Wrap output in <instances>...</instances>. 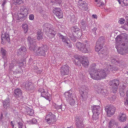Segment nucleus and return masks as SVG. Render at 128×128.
Listing matches in <instances>:
<instances>
[{
  "label": "nucleus",
  "instance_id": "f257e3e1",
  "mask_svg": "<svg viewBox=\"0 0 128 128\" xmlns=\"http://www.w3.org/2000/svg\"><path fill=\"white\" fill-rule=\"evenodd\" d=\"M96 66V64H92L89 69V71L91 77L94 80H97L104 78L110 71L118 70V67L117 66L113 67L110 64L107 65L106 68L103 69H97Z\"/></svg>",
  "mask_w": 128,
  "mask_h": 128
},
{
  "label": "nucleus",
  "instance_id": "f03ea898",
  "mask_svg": "<svg viewBox=\"0 0 128 128\" xmlns=\"http://www.w3.org/2000/svg\"><path fill=\"white\" fill-rule=\"evenodd\" d=\"M116 40L115 46L118 52L122 55L128 53V34L124 33L122 36L119 35L116 37Z\"/></svg>",
  "mask_w": 128,
  "mask_h": 128
},
{
  "label": "nucleus",
  "instance_id": "7ed1b4c3",
  "mask_svg": "<svg viewBox=\"0 0 128 128\" xmlns=\"http://www.w3.org/2000/svg\"><path fill=\"white\" fill-rule=\"evenodd\" d=\"M84 45L80 42H78L76 44V47L78 48L82 52L88 53L90 51V42L87 40H85Z\"/></svg>",
  "mask_w": 128,
  "mask_h": 128
},
{
  "label": "nucleus",
  "instance_id": "20e7f679",
  "mask_svg": "<svg viewBox=\"0 0 128 128\" xmlns=\"http://www.w3.org/2000/svg\"><path fill=\"white\" fill-rule=\"evenodd\" d=\"M50 24L48 23L45 24L42 26L44 31L46 32V34L50 39L54 37L56 34L55 31L50 28Z\"/></svg>",
  "mask_w": 128,
  "mask_h": 128
},
{
  "label": "nucleus",
  "instance_id": "39448f33",
  "mask_svg": "<svg viewBox=\"0 0 128 128\" xmlns=\"http://www.w3.org/2000/svg\"><path fill=\"white\" fill-rule=\"evenodd\" d=\"M48 48L46 45H42L41 46L38 47L35 52V55L37 56H44L46 54V52L47 51Z\"/></svg>",
  "mask_w": 128,
  "mask_h": 128
},
{
  "label": "nucleus",
  "instance_id": "423d86ee",
  "mask_svg": "<svg viewBox=\"0 0 128 128\" xmlns=\"http://www.w3.org/2000/svg\"><path fill=\"white\" fill-rule=\"evenodd\" d=\"M46 122L49 124H51L56 120L55 115L51 112H49L46 115Z\"/></svg>",
  "mask_w": 128,
  "mask_h": 128
},
{
  "label": "nucleus",
  "instance_id": "0eeeda50",
  "mask_svg": "<svg viewBox=\"0 0 128 128\" xmlns=\"http://www.w3.org/2000/svg\"><path fill=\"white\" fill-rule=\"evenodd\" d=\"M84 118L83 116L78 115L75 117L76 125L77 128H84L83 121Z\"/></svg>",
  "mask_w": 128,
  "mask_h": 128
},
{
  "label": "nucleus",
  "instance_id": "6e6552de",
  "mask_svg": "<svg viewBox=\"0 0 128 128\" xmlns=\"http://www.w3.org/2000/svg\"><path fill=\"white\" fill-rule=\"evenodd\" d=\"M59 36L60 38L61 39L64 43V45L68 48L72 47V44L70 40L66 36H64L60 34H59Z\"/></svg>",
  "mask_w": 128,
  "mask_h": 128
},
{
  "label": "nucleus",
  "instance_id": "1a4fd4ad",
  "mask_svg": "<svg viewBox=\"0 0 128 128\" xmlns=\"http://www.w3.org/2000/svg\"><path fill=\"white\" fill-rule=\"evenodd\" d=\"M105 108L107 115L109 117L113 115L115 113L116 108L112 105L106 106Z\"/></svg>",
  "mask_w": 128,
  "mask_h": 128
},
{
  "label": "nucleus",
  "instance_id": "9d476101",
  "mask_svg": "<svg viewBox=\"0 0 128 128\" xmlns=\"http://www.w3.org/2000/svg\"><path fill=\"white\" fill-rule=\"evenodd\" d=\"M119 84V81L114 79L109 82V84L114 93H115L118 90Z\"/></svg>",
  "mask_w": 128,
  "mask_h": 128
},
{
  "label": "nucleus",
  "instance_id": "9b49d317",
  "mask_svg": "<svg viewBox=\"0 0 128 128\" xmlns=\"http://www.w3.org/2000/svg\"><path fill=\"white\" fill-rule=\"evenodd\" d=\"M38 91L41 93V95L42 97L44 98L47 100H50L51 96L49 94L48 90L43 88H40Z\"/></svg>",
  "mask_w": 128,
  "mask_h": 128
},
{
  "label": "nucleus",
  "instance_id": "f8f14e48",
  "mask_svg": "<svg viewBox=\"0 0 128 128\" xmlns=\"http://www.w3.org/2000/svg\"><path fill=\"white\" fill-rule=\"evenodd\" d=\"M71 30L74 36L80 38L82 36V33L80 32V30L77 26L72 27L71 28Z\"/></svg>",
  "mask_w": 128,
  "mask_h": 128
},
{
  "label": "nucleus",
  "instance_id": "ddd939ff",
  "mask_svg": "<svg viewBox=\"0 0 128 128\" xmlns=\"http://www.w3.org/2000/svg\"><path fill=\"white\" fill-rule=\"evenodd\" d=\"M69 66L67 64L62 66L61 67L60 74L62 75H68L69 71Z\"/></svg>",
  "mask_w": 128,
  "mask_h": 128
},
{
  "label": "nucleus",
  "instance_id": "4468645a",
  "mask_svg": "<svg viewBox=\"0 0 128 128\" xmlns=\"http://www.w3.org/2000/svg\"><path fill=\"white\" fill-rule=\"evenodd\" d=\"M53 12L59 18H62L63 16V13L61 9L59 8H55L54 9Z\"/></svg>",
  "mask_w": 128,
  "mask_h": 128
},
{
  "label": "nucleus",
  "instance_id": "2eb2a0df",
  "mask_svg": "<svg viewBox=\"0 0 128 128\" xmlns=\"http://www.w3.org/2000/svg\"><path fill=\"white\" fill-rule=\"evenodd\" d=\"M23 87L26 90H32L33 89V85L32 83L29 82H26L24 84Z\"/></svg>",
  "mask_w": 128,
  "mask_h": 128
},
{
  "label": "nucleus",
  "instance_id": "dca6fc26",
  "mask_svg": "<svg viewBox=\"0 0 128 128\" xmlns=\"http://www.w3.org/2000/svg\"><path fill=\"white\" fill-rule=\"evenodd\" d=\"M128 118V116L124 113H120L118 116V119L120 122H125Z\"/></svg>",
  "mask_w": 128,
  "mask_h": 128
},
{
  "label": "nucleus",
  "instance_id": "f3484780",
  "mask_svg": "<svg viewBox=\"0 0 128 128\" xmlns=\"http://www.w3.org/2000/svg\"><path fill=\"white\" fill-rule=\"evenodd\" d=\"M91 108L93 113L100 114L99 112L100 111V106L92 105L91 106Z\"/></svg>",
  "mask_w": 128,
  "mask_h": 128
},
{
  "label": "nucleus",
  "instance_id": "a211bd4d",
  "mask_svg": "<svg viewBox=\"0 0 128 128\" xmlns=\"http://www.w3.org/2000/svg\"><path fill=\"white\" fill-rule=\"evenodd\" d=\"M14 96L17 98L21 97L22 94V91L20 88H17L14 90Z\"/></svg>",
  "mask_w": 128,
  "mask_h": 128
},
{
  "label": "nucleus",
  "instance_id": "6ab92c4d",
  "mask_svg": "<svg viewBox=\"0 0 128 128\" xmlns=\"http://www.w3.org/2000/svg\"><path fill=\"white\" fill-rule=\"evenodd\" d=\"M117 125L118 123L114 119H112L108 124V128H116Z\"/></svg>",
  "mask_w": 128,
  "mask_h": 128
},
{
  "label": "nucleus",
  "instance_id": "aec40b11",
  "mask_svg": "<svg viewBox=\"0 0 128 128\" xmlns=\"http://www.w3.org/2000/svg\"><path fill=\"white\" fill-rule=\"evenodd\" d=\"M4 108L5 109L9 108L10 107V101L8 99H5L4 100H2V102Z\"/></svg>",
  "mask_w": 128,
  "mask_h": 128
},
{
  "label": "nucleus",
  "instance_id": "412c9836",
  "mask_svg": "<svg viewBox=\"0 0 128 128\" xmlns=\"http://www.w3.org/2000/svg\"><path fill=\"white\" fill-rule=\"evenodd\" d=\"M27 49L25 46H22L18 50V54L21 55L26 54L27 52Z\"/></svg>",
  "mask_w": 128,
  "mask_h": 128
},
{
  "label": "nucleus",
  "instance_id": "4be33fe9",
  "mask_svg": "<svg viewBox=\"0 0 128 128\" xmlns=\"http://www.w3.org/2000/svg\"><path fill=\"white\" fill-rule=\"evenodd\" d=\"M29 46L30 50L32 51L33 52L34 54L35 55V52L37 51L38 48L36 43L30 44Z\"/></svg>",
  "mask_w": 128,
  "mask_h": 128
},
{
  "label": "nucleus",
  "instance_id": "5701e85b",
  "mask_svg": "<svg viewBox=\"0 0 128 128\" xmlns=\"http://www.w3.org/2000/svg\"><path fill=\"white\" fill-rule=\"evenodd\" d=\"M0 53L2 58L5 60L6 59L7 56V52L6 50L2 48H1Z\"/></svg>",
  "mask_w": 128,
  "mask_h": 128
},
{
  "label": "nucleus",
  "instance_id": "b1692460",
  "mask_svg": "<svg viewBox=\"0 0 128 128\" xmlns=\"http://www.w3.org/2000/svg\"><path fill=\"white\" fill-rule=\"evenodd\" d=\"M104 0H95V2H97L96 4V6H98L102 8L104 4V3L103 1Z\"/></svg>",
  "mask_w": 128,
  "mask_h": 128
},
{
  "label": "nucleus",
  "instance_id": "393cba45",
  "mask_svg": "<svg viewBox=\"0 0 128 128\" xmlns=\"http://www.w3.org/2000/svg\"><path fill=\"white\" fill-rule=\"evenodd\" d=\"M18 12H20V13L23 14V16H26L28 14V10L26 7L21 8Z\"/></svg>",
  "mask_w": 128,
  "mask_h": 128
},
{
  "label": "nucleus",
  "instance_id": "a878e982",
  "mask_svg": "<svg viewBox=\"0 0 128 128\" xmlns=\"http://www.w3.org/2000/svg\"><path fill=\"white\" fill-rule=\"evenodd\" d=\"M73 95V96H72L71 98H70L69 100H67L68 102H69L71 106H72L74 104L75 101V100L76 99L75 95Z\"/></svg>",
  "mask_w": 128,
  "mask_h": 128
},
{
  "label": "nucleus",
  "instance_id": "bb28decb",
  "mask_svg": "<svg viewBox=\"0 0 128 128\" xmlns=\"http://www.w3.org/2000/svg\"><path fill=\"white\" fill-rule=\"evenodd\" d=\"M65 96L66 98V100H69L70 98H71L72 96H73V95H74V94H72L70 93V92H65L64 93Z\"/></svg>",
  "mask_w": 128,
  "mask_h": 128
},
{
  "label": "nucleus",
  "instance_id": "cd10ccee",
  "mask_svg": "<svg viewBox=\"0 0 128 128\" xmlns=\"http://www.w3.org/2000/svg\"><path fill=\"white\" fill-rule=\"evenodd\" d=\"M28 42L29 43V45L30 44L36 43V40L30 36L28 37Z\"/></svg>",
  "mask_w": 128,
  "mask_h": 128
},
{
  "label": "nucleus",
  "instance_id": "c85d7f7f",
  "mask_svg": "<svg viewBox=\"0 0 128 128\" xmlns=\"http://www.w3.org/2000/svg\"><path fill=\"white\" fill-rule=\"evenodd\" d=\"M26 16H23V14L22 13H20V12H18V18L17 20H20V21H22L24 20V17Z\"/></svg>",
  "mask_w": 128,
  "mask_h": 128
},
{
  "label": "nucleus",
  "instance_id": "c756f323",
  "mask_svg": "<svg viewBox=\"0 0 128 128\" xmlns=\"http://www.w3.org/2000/svg\"><path fill=\"white\" fill-rule=\"evenodd\" d=\"M83 60L81 61V62L82 65L84 67H88L89 65V62L88 60H84L83 58Z\"/></svg>",
  "mask_w": 128,
  "mask_h": 128
},
{
  "label": "nucleus",
  "instance_id": "7c9ffc66",
  "mask_svg": "<svg viewBox=\"0 0 128 128\" xmlns=\"http://www.w3.org/2000/svg\"><path fill=\"white\" fill-rule=\"evenodd\" d=\"M100 114H95L93 113V115L92 116V119L93 122L94 123H95L98 120L99 118L98 115Z\"/></svg>",
  "mask_w": 128,
  "mask_h": 128
},
{
  "label": "nucleus",
  "instance_id": "2f4dec72",
  "mask_svg": "<svg viewBox=\"0 0 128 128\" xmlns=\"http://www.w3.org/2000/svg\"><path fill=\"white\" fill-rule=\"evenodd\" d=\"M2 38L6 39L7 41H10V36L6 32L4 34H2Z\"/></svg>",
  "mask_w": 128,
  "mask_h": 128
},
{
  "label": "nucleus",
  "instance_id": "473e14b6",
  "mask_svg": "<svg viewBox=\"0 0 128 128\" xmlns=\"http://www.w3.org/2000/svg\"><path fill=\"white\" fill-rule=\"evenodd\" d=\"M103 46V45L102 44H100L98 42L96 43V46H95V50L96 52H98L102 48Z\"/></svg>",
  "mask_w": 128,
  "mask_h": 128
},
{
  "label": "nucleus",
  "instance_id": "72a5a7b5",
  "mask_svg": "<svg viewBox=\"0 0 128 128\" xmlns=\"http://www.w3.org/2000/svg\"><path fill=\"white\" fill-rule=\"evenodd\" d=\"M82 10H86L88 9V4L85 2H83L82 3Z\"/></svg>",
  "mask_w": 128,
  "mask_h": 128
},
{
  "label": "nucleus",
  "instance_id": "f704fd0d",
  "mask_svg": "<svg viewBox=\"0 0 128 128\" xmlns=\"http://www.w3.org/2000/svg\"><path fill=\"white\" fill-rule=\"evenodd\" d=\"M105 40L104 39V37L103 36H101L99 38L96 43H99V44H102L104 46Z\"/></svg>",
  "mask_w": 128,
  "mask_h": 128
},
{
  "label": "nucleus",
  "instance_id": "c9c22d12",
  "mask_svg": "<svg viewBox=\"0 0 128 128\" xmlns=\"http://www.w3.org/2000/svg\"><path fill=\"white\" fill-rule=\"evenodd\" d=\"M110 62L113 64H115L117 65H119L120 62L118 61H117L113 57H112L110 58Z\"/></svg>",
  "mask_w": 128,
  "mask_h": 128
},
{
  "label": "nucleus",
  "instance_id": "e433bc0d",
  "mask_svg": "<svg viewBox=\"0 0 128 128\" xmlns=\"http://www.w3.org/2000/svg\"><path fill=\"white\" fill-rule=\"evenodd\" d=\"M120 4H123L124 6H128V0H117Z\"/></svg>",
  "mask_w": 128,
  "mask_h": 128
},
{
  "label": "nucleus",
  "instance_id": "4c0bfd02",
  "mask_svg": "<svg viewBox=\"0 0 128 128\" xmlns=\"http://www.w3.org/2000/svg\"><path fill=\"white\" fill-rule=\"evenodd\" d=\"M42 35V33L41 32H37V39L38 40H39L42 39L43 37Z\"/></svg>",
  "mask_w": 128,
  "mask_h": 128
},
{
  "label": "nucleus",
  "instance_id": "58836bf2",
  "mask_svg": "<svg viewBox=\"0 0 128 128\" xmlns=\"http://www.w3.org/2000/svg\"><path fill=\"white\" fill-rule=\"evenodd\" d=\"M34 112L33 110L32 109L29 108L27 109L26 111V114L30 116H32L34 114Z\"/></svg>",
  "mask_w": 128,
  "mask_h": 128
},
{
  "label": "nucleus",
  "instance_id": "ea45409f",
  "mask_svg": "<svg viewBox=\"0 0 128 128\" xmlns=\"http://www.w3.org/2000/svg\"><path fill=\"white\" fill-rule=\"evenodd\" d=\"M54 108L56 110H58L61 109V105H59L57 103V104H53Z\"/></svg>",
  "mask_w": 128,
  "mask_h": 128
},
{
  "label": "nucleus",
  "instance_id": "a19ab883",
  "mask_svg": "<svg viewBox=\"0 0 128 128\" xmlns=\"http://www.w3.org/2000/svg\"><path fill=\"white\" fill-rule=\"evenodd\" d=\"M22 27L23 29L24 32L25 33L27 32L28 30L27 24H22Z\"/></svg>",
  "mask_w": 128,
  "mask_h": 128
},
{
  "label": "nucleus",
  "instance_id": "79ce46f5",
  "mask_svg": "<svg viewBox=\"0 0 128 128\" xmlns=\"http://www.w3.org/2000/svg\"><path fill=\"white\" fill-rule=\"evenodd\" d=\"M122 28L127 30H128V20L126 22L125 24L122 27Z\"/></svg>",
  "mask_w": 128,
  "mask_h": 128
},
{
  "label": "nucleus",
  "instance_id": "37998d69",
  "mask_svg": "<svg viewBox=\"0 0 128 128\" xmlns=\"http://www.w3.org/2000/svg\"><path fill=\"white\" fill-rule=\"evenodd\" d=\"M30 123L32 124H36L37 122V120L35 118H33L30 120L29 121Z\"/></svg>",
  "mask_w": 128,
  "mask_h": 128
},
{
  "label": "nucleus",
  "instance_id": "c03bdc74",
  "mask_svg": "<svg viewBox=\"0 0 128 128\" xmlns=\"http://www.w3.org/2000/svg\"><path fill=\"white\" fill-rule=\"evenodd\" d=\"M74 61L76 65L78 66H80V63L81 62H80V60H74Z\"/></svg>",
  "mask_w": 128,
  "mask_h": 128
},
{
  "label": "nucleus",
  "instance_id": "a18cd8bd",
  "mask_svg": "<svg viewBox=\"0 0 128 128\" xmlns=\"http://www.w3.org/2000/svg\"><path fill=\"white\" fill-rule=\"evenodd\" d=\"M61 109L62 111H64L66 108V105L62 103L61 104Z\"/></svg>",
  "mask_w": 128,
  "mask_h": 128
},
{
  "label": "nucleus",
  "instance_id": "49530a36",
  "mask_svg": "<svg viewBox=\"0 0 128 128\" xmlns=\"http://www.w3.org/2000/svg\"><path fill=\"white\" fill-rule=\"evenodd\" d=\"M125 19L123 18H121L120 19L119 21L118 22L120 24H124L125 22Z\"/></svg>",
  "mask_w": 128,
  "mask_h": 128
},
{
  "label": "nucleus",
  "instance_id": "de8ad7c7",
  "mask_svg": "<svg viewBox=\"0 0 128 128\" xmlns=\"http://www.w3.org/2000/svg\"><path fill=\"white\" fill-rule=\"evenodd\" d=\"M80 23L81 24V25H82L84 27H85L86 26V22L84 20H82L81 21Z\"/></svg>",
  "mask_w": 128,
  "mask_h": 128
},
{
  "label": "nucleus",
  "instance_id": "09e8293b",
  "mask_svg": "<svg viewBox=\"0 0 128 128\" xmlns=\"http://www.w3.org/2000/svg\"><path fill=\"white\" fill-rule=\"evenodd\" d=\"M15 2L18 4H20L23 2V0H14Z\"/></svg>",
  "mask_w": 128,
  "mask_h": 128
},
{
  "label": "nucleus",
  "instance_id": "8fccbe9b",
  "mask_svg": "<svg viewBox=\"0 0 128 128\" xmlns=\"http://www.w3.org/2000/svg\"><path fill=\"white\" fill-rule=\"evenodd\" d=\"M51 2H56L58 4H60L61 2V0H51Z\"/></svg>",
  "mask_w": 128,
  "mask_h": 128
},
{
  "label": "nucleus",
  "instance_id": "3c124183",
  "mask_svg": "<svg viewBox=\"0 0 128 128\" xmlns=\"http://www.w3.org/2000/svg\"><path fill=\"white\" fill-rule=\"evenodd\" d=\"M18 126V128H22L23 126L22 124L20 122H19L17 123Z\"/></svg>",
  "mask_w": 128,
  "mask_h": 128
},
{
  "label": "nucleus",
  "instance_id": "603ef678",
  "mask_svg": "<svg viewBox=\"0 0 128 128\" xmlns=\"http://www.w3.org/2000/svg\"><path fill=\"white\" fill-rule=\"evenodd\" d=\"M105 50L104 49H102V48L98 52V53L99 54H103L105 52Z\"/></svg>",
  "mask_w": 128,
  "mask_h": 128
},
{
  "label": "nucleus",
  "instance_id": "864d4df0",
  "mask_svg": "<svg viewBox=\"0 0 128 128\" xmlns=\"http://www.w3.org/2000/svg\"><path fill=\"white\" fill-rule=\"evenodd\" d=\"M7 2V0H4L2 1V8H4L5 5Z\"/></svg>",
  "mask_w": 128,
  "mask_h": 128
},
{
  "label": "nucleus",
  "instance_id": "5fc2aeb1",
  "mask_svg": "<svg viewBox=\"0 0 128 128\" xmlns=\"http://www.w3.org/2000/svg\"><path fill=\"white\" fill-rule=\"evenodd\" d=\"M96 90L98 93L102 92V91L103 90L102 88H100L99 87L97 88V90Z\"/></svg>",
  "mask_w": 128,
  "mask_h": 128
},
{
  "label": "nucleus",
  "instance_id": "6e6d98bb",
  "mask_svg": "<svg viewBox=\"0 0 128 128\" xmlns=\"http://www.w3.org/2000/svg\"><path fill=\"white\" fill-rule=\"evenodd\" d=\"M74 58L75 59V60H80V56H78V55H76L74 56Z\"/></svg>",
  "mask_w": 128,
  "mask_h": 128
},
{
  "label": "nucleus",
  "instance_id": "4d7b16f0",
  "mask_svg": "<svg viewBox=\"0 0 128 128\" xmlns=\"http://www.w3.org/2000/svg\"><path fill=\"white\" fill-rule=\"evenodd\" d=\"M1 40V43L2 44H4L5 42L7 41L6 39H5L4 38H2Z\"/></svg>",
  "mask_w": 128,
  "mask_h": 128
},
{
  "label": "nucleus",
  "instance_id": "13d9d810",
  "mask_svg": "<svg viewBox=\"0 0 128 128\" xmlns=\"http://www.w3.org/2000/svg\"><path fill=\"white\" fill-rule=\"evenodd\" d=\"M29 19L30 20H33L34 18V16L33 14H30L29 16Z\"/></svg>",
  "mask_w": 128,
  "mask_h": 128
},
{
  "label": "nucleus",
  "instance_id": "bf43d9fd",
  "mask_svg": "<svg viewBox=\"0 0 128 128\" xmlns=\"http://www.w3.org/2000/svg\"><path fill=\"white\" fill-rule=\"evenodd\" d=\"M16 62V61H13L12 62V63L14 66H18V64H17V63H15V62Z\"/></svg>",
  "mask_w": 128,
  "mask_h": 128
},
{
  "label": "nucleus",
  "instance_id": "052dcab7",
  "mask_svg": "<svg viewBox=\"0 0 128 128\" xmlns=\"http://www.w3.org/2000/svg\"><path fill=\"white\" fill-rule=\"evenodd\" d=\"M116 97L115 96H112L111 98V100H112V101H114L116 99Z\"/></svg>",
  "mask_w": 128,
  "mask_h": 128
},
{
  "label": "nucleus",
  "instance_id": "680f3d73",
  "mask_svg": "<svg viewBox=\"0 0 128 128\" xmlns=\"http://www.w3.org/2000/svg\"><path fill=\"white\" fill-rule=\"evenodd\" d=\"M96 30L97 28H94L93 29H92V31L94 34H96Z\"/></svg>",
  "mask_w": 128,
  "mask_h": 128
},
{
  "label": "nucleus",
  "instance_id": "e2e57ef3",
  "mask_svg": "<svg viewBox=\"0 0 128 128\" xmlns=\"http://www.w3.org/2000/svg\"><path fill=\"white\" fill-rule=\"evenodd\" d=\"M15 63H17V64H19L18 65V67H19L20 65V64H23V62H20L19 61L17 60L16 62H15Z\"/></svg>",
  "mask_w": 128,
  "mask_h": 128
},
{
  "label": "nucleus",
  "instance_id": "0e129e2a",
  "mask_svg": "<svg viewBox=\"0 0 128 128\" xmlns=\"http://www.w3.org/2000/svg\"><path fill=\"white\" fill-rule=\"evenodd\" d=\"M84 91H82V98H85L84 94Z\"/></svg>",
  "mask_w": 128,
  "mask_h": 128
},
{
  "label": "nucleus",
  "instance_id": "69168bd1",
  "mask_svg": "<svg viewBox=\"0 0 128 128\" xmlns=\"http://www.w3.org/2000/svg\"><path fill=\"white\" fill-rule=\"evenodd\" d=\"M120 94L121 96H124V92H123V91H122V92H120Z\"/></svg>",
  "mask_w": 128,
  "mask_h": 128
},
{
  "label": "nucleus",
  "instance_id": "338daca9",
  "mask_svg": "<svg viewBox=\"0 0 128 128\" xmlns=\"http://www.w3.org/2000/svg\"><path fill=\"white\" fill-rule=\"evenodd\" d=\"M10 124L12 128H14V124H13L12 121H11L10 122Z\"/></svg>",
  "mask_w": 128,
  "mask_h": 128
},
{
  "label": "nucleus",
  "instance_id": "774afa93",
  "mask_svg": "<svg viewBox=\"0 0 128 128\" xmlns=\"http://www.w3.org/2000/svg\"><path fill=\"white\" fill-rule=\"evenodd\" d=\"M92 17L96 19L97 18V16L96 14H93L92 15Z\"/></svg>",
  "mask_w": 128,
  "mask_h": 128
}]
</instances>
